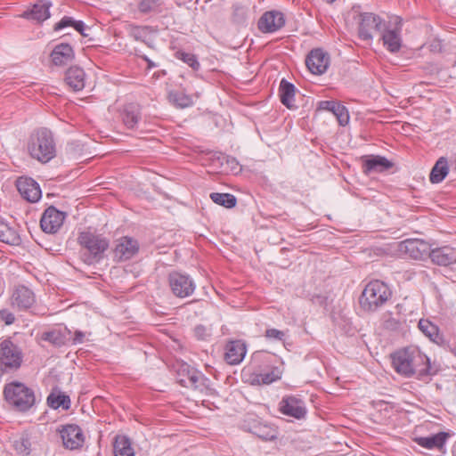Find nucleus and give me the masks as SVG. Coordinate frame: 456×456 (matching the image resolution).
Returning <instances> with one entry per match:
<instances>
[{
  "label": "nucleus",
  "mask_w": 456,
  "mask_h": 456,
  "mask_svg": "<svg viewBox=\"0 0 456 456\" xmlns=\"http://www.w3.org/2000/svg\"><path fill=\"white\" fill-rule=\"evenodd\" d=\"M252 433L263 441H273L278 436V430L274 426L263 423L254 425Z\"/></svg>",
  "instance_id": "nucleus-35"
},
{
  "label": "nucleus",
  "mask_w": 456,
  "mask_h": 456,
  "mask_svg": "<svg viewBox=\"0 0 456 456\" xmlns=\"http://www.w3.org/2000/svg\"><path fill=\"white\" fill-rule=\"evenodd\" d=\"M391 297L389 287L379 280H374L365 286L359 297V304L363 311L372 313L382 307Z\"/></svg>",
  "instance_id": "nucleus-3"
},
{
  "label": "nucleus",
  "mask_w": 456,
  "mask_h": 456,
  "mask_svg": "<svg viewBox=\"0 0 456 456\" xmlns=\"http://www.w3.org/2000/svg\"><path fill=\"white\" fill-rule=\"evenodd\" d=\"M330 55L321 48L311 50L305 59V65L314 75L325 73L330 66Z\"/></svg>",
  "instance_id": "nucleus-10"
},
{
  "label": "nucleus",
  "mask_w": 456,
  "mask_h": 456,
  "mask_svg": "<svg viewBox=\"0 0 456 456\" xmlns=\"http://www.w3.org/2000/svg\"><path fill=\"white\" fill-rule=\"evenodd\" d=\"M282 371L279 367H272L267 372L254 373L251 376L252 385H269L281 378Z\"/></svg>",
  "instance_id": "nucleus-30"
},
{
  "label": "nucleus",
  "mask_w": 456,
  "mask_h": 456,
  "mask_svg": "<svg viewBox=\"0 0 456 456\" xmlns=\"http://www.w3.org/2000/svg\"><path fill=\"white\" fill-rule=\"evenodd\" d=\"M273 357H274V355H271L266 353H256L254 354V361L263 362H271V359Z\"/></svg>",
  "instance_id": "nucleus-48"
},
{
  "label": "nucleus",
  "mask_w": 456,
  "mask_h": 456,
  "mask_svg": "<svg viewBox=\"0 0 456 456\" xmlns=\"http://www.w3.org/2000/svg\"><path fill=\"white\" fill-rule=\"evenodd\" d=\"M42 339L45 341H48L53 345H61L63 343L62 337L61 335V332L58 330H50L44 332L42 334Z\"/></svg>",
  "instance_id": "nucleus-43"
},
{
  "label": "nucleus",
  "mask_w": 456,
  "mask_h": 456,
  "mask_svg": "<svg viewBox=\"0 0 456 456\" xmlns=\"http://www.w3.org/2000/svg\"><path fill=\"white\" fill-rule=\"evenodd\" d=\"M64 218V213L52 206L45 210L40 226L45 232L55 233L62 225Z\"/></svg>",
  "instance_id": "nucleus-13"
},
{
  "label": "nucleus",
  "mask_w": 456,
  "mask_h": 456,
  "mask_svg": "<svg viewBox=\"0 0 456 456\" xmlns=\"http://www.w3.org/2000/svg\"><path fill=\"white\" fill-rule=\"evenodd\" d=\"M137 10L142 15H159L167 8L164 0H139Z\"/></svg>",
  "instance_id": "nucleus-28"
},
{
  "label": "nucleus",
  "mask_w": 456,
  "mask_h": 456,
  "mask_svg": "<svg viewBox=\"0 0 456 456\" xmlns=\"http://www.w3.org/2000/svg\"><path fill=\"white\" fill-rule=\"evenodd\" d=\"M0 319L6 325H11L14 322L15 317L14 314L7 309L0 310Z\"/></svg>",
  "instance_id": "nucleus-46"
},
{
  "label": "nucleus",
  "mask_w": 456,
  "mask_h": 456,
  "mask_svg": "<svg viewBox=\"0 0 456 456\" xmlns=\"http://www.w3.org/2000/svg\"><path fill=\"white\" fill-rule=\"evenodd\" d=\"M362 161V172L365 175L370 173H381L390 169L394 164L386 157L379 155H366L361 158Z\"/></svg>",
  "instance_id": "nucleus-18"
},
{
  "label": "nucleus",
  "mask_w": 456,
  "mask_h": 456,
  "mask_svg": "<svg viewBox=\"0 0 456 456\" xmlns=\"http://www.w3.org/2000/svg\"><path fill=\"white\" fill-rule=\"evenodd\" d=\"M176 58L188 64L192 69L198 70L200 69V63L193 53L176 52Z\"/></svg>",
  "instance_id": "nucleus-42"
},
{
  "label": "nucleus",
  "mask_w": 456,
  "mask_h": 456,
  "mask_svg": "<svg viewBox=\"0 0 456 456\" xmlns=\"http://www.w3.org/2000/svg\"><path fill=\"white\" fill-rule=\"evenodd\" d=\"M246 354V346L240 340L231 341L226 345L224 359L229 364L240 363Z\"/></svg>",
  "instance_id": "nucleus-27"
},
{
  "label": "nucleus",
  "mask_w": 456,
  "mask_h": 456,
  "mask_svg": "<svg viewBox=\"0 0 456 456\" xmlns=\"http://www.w3.org/2000/svg\"><path fill=\"white\" fill-rule=\"evenodd\" d=\"M51 6L52 3L50 1L38 0L30 10L23 12L20 17L41 23L50 17L49 9Z\"/></svg>",
  "instance_id": "nucleus-20"
},
{
  "label": "nucleus",
  "mask_w": 456,
  "mask_h": 456,
  "mask_svg": "<svg viewBox=\"0 0 456 456\" xmlns=\"http://www.w3.org/2000/svg\"><path fill=\"white\" fill-rule=\"evenodd\" d=\"M326 3L328 4H332L334 3L336 0H324Z\"/></svg>",
  "instance_id": "nucleus-55"
},
{
  "label": "nucleus",
  "mask_w": 456,
  "mask_h": 456,
  "mask_svg": "<svg viewBox=\"0 0 456 456\" xmlns=\"http://www.w3.org/2000/svg\"><path fill=\"white\" fill-rule=\"evenodd\" d=\"M194 335L198 339L205 340L210 336V333L205 326L198 325L194 329Z\"/></svg>",
  "instance_id": "nucleus-47"
},
{
  "label": "nucleus",
  "mask_w": 456,
  "mask_h": 456,
  "mask_svg": "<svg viewBox=\"0 0 456 456\" xmlns=\"http://www.w3.org/2000/svg\"><path fill=\"white\" fill-rule=\"evenodd\" d=\"M50 56L55 66H64L74 60L75 53L70 45L61 43L54 46Z\"/></svg>",
  "instance_id": "nucleus-22"
},
{
  "label": "nucleus",
  "mask_w": 456,
  "mask_h": 456,
  "mask_svg": "<svg viewBox=\"0 0 456 456\" xmlns=\"http://www.w3.org/2000/svg\"><path fill=\"white\" fill-rule=\"evenodd\" d=\"M142 59L147 62L148 69H152L156 67V64L152 61H151L147 56H143Z\"/></svg>",
  "instance_id": "nucleus-52"
},
{
  "label": "nucleus",
  "mask_w": 456,
  "mask_h": 456,
  "mask_svg": "<svg viewBox=\"0 0 456 456\" xmlns=\"http://www.w3.org/2000/svg\"><path fill=\"white\" fill-rule=\"evenodd\" d=\"M63 446L69 450H77L83 446L85 442L84 434L79 426L68 424L62 426L60 430Z\"/></svg>",
  "instance_id": "nucleus-12"
},
{
  "label": "nucleus",
  "mask_w": 456,
  "mask_h": 456,
  "mask_svg": "<svg viewBox=\"0 0 456 456\" xmlns=\"http://www.w3.org/2000/svg\"><path fill=\"white\" fill-rule=\"evenodd\" d=\"M121 118L128 129H134L142 118L140 105L133 102L126 104L121 112Z\"/></svg>",
  "instance_id": "nucleus-26"
},
{
  "label": "nucleus",
  "mask_w": 456,
  "mask_h": 456,
  "mask_svg": "<svg viewBox=\"0 0 456 456\" xmlns=\"http://www.w3.org/2000/svg\"><path fill=\"white\" fill-rule=\"evenodd\" d=\"M429 258L435 265L448 266L456 263V248L449 246L431 248Z\"/></svg>",
  "instance_id": "nucleus-21"
},
{
  "label": "nucleus",
  "mask_w": 456,
  "mask_h": 456,
  "mask_svg": "<svg viewBox=\"0 0 456 456\" xmlns=\"http://www.w3.org/2000/svg\"><path fill=\"white\" fill-rule=\"evenodd\" d=\"M85 71L80 67L71 66L65 72L64 81L73 91L82 90L85 87Z\"/></svg>",
  "instance_id": "nucleus-24"
},
{
  "label": "nucleus",
  "mask_w": 456,
  "mask_h": 456,
  "mask_svg": "<svg viewBox=\"0 0 456 456\" xmlns=\"http://www.w3.org/2000/svg\"><path fill=\"white\" fill-rule=\"evenodd\" d=\"M401 30L402 23L401 20H398L393 28L385 25L383 30L380 32L384 45L391 53H397L401 48Z\"/></svg>",
  "instance_id": "nucleus-17"
},
{
  "label": "nucleus",
  "mask_w": 456,
  "mask_h": 456,
  "mask_svg": "<svg viewBox=\"0 0 456 456\" xmlns=\"http://www.w3.org/2000/svg\"><path fill=\"white\" fill-rule=\"evenodd\" d=\"M23 362L22 348L11 337L0 339V371L8 372L20 369Z\"/></svg>",
  "instance_id": "nucleus-5"
},
{
  "label": "nucleus",
  "mask_w": 456,
  "mask_h": 456,
  "mask_svg": "<svg viewBox=\"0 0 456 456\" xmlns=\"http://www.w3.org/2000/svg\"><path fill=\"white\" fill-rule=\"evenodd\" d=\"M418 327L431 341L438 343L441 339L438 327L428 320L421 319Z\"/></svg>",
  "instance_id": "nucleus-39"
},
{
  "label": "nucleus",
  "mask_w": 456,
  "mask_h": 456,
  "mask_svg": "<svg viewBox=\"0 0 456 456\" xmlns=\"http://www.w3.org/2000/svg\"><path fill=\"white\" fill-rule=\"evenodd\" d=\"M85 334L82 331H76L73 338L74 344H80L84 341Z\"/></svg>",
  "instance_id": "nucleus-51"
},
{
  "label": "nucleus",
  "mask_w": 456,
  "mask_h": 456,
  "mask_svg": "<svg viewBox=\"0 0 456 456\" xmlns=\"http://www.w3.org/2000/svg\"><path fill=\"white\" fill-rule=\"evenodd\" d=\"M13 450L18 455L29 456L32 452V442L28 433H22L12 441Z\"/></svg>",
  "instance_id": "nucleus-34"
},
{
  "label": "nucleus",
  "mask_w": 456,
  "mask_h": 456,
  "mask_svg": "<svg viewBox=\"0 0 456 456\" xmlns=\"http://www.w3.org/2000/svg\"><path fill=\"white\" fill-rule=\"evenodd\" d=\"M295 90V86L292 83L285 79L281 81L279 87L280 100L283 105L290 110L296 108L294 104Z\"/></svg>",
  "instance_id": "nucleus-32"
},
{
  "label": "nucleus",
  "mask_w": 456,
  "mask_h": 456,
  "mask_svg": "<svg viewBox=\"0 0 456 456\" xmlns=\"http://www.w3.org/2000/svg\"><path fill=\"white\" fill-rule=\"evenodd\" d=\"M147 29V27H134L132 35L135 40H142V33Z\"/></svg>",
  "instance_id": "nucleus-50"
},
{
  "label": "nucleus",
  "mask_w": 456,
  "mask_h": 456,
  "mask_svg": "<svg viewBox=\"0 0 456 456\" xmlns=\"http://www.w3.org/2000/svg\"><path fill=\"white\" fill-rule=\"evenodd\" d=\"M28 151L31 158L47 163L56 155V144L51 130L40 127L34 130L28 141Z\"/></svg>",
  "instance_id": "nucleus-2"
},
{
  "label": "nucleus",
  "mask_w": 456,
  "mask_h": 456,
  "mask_svg": "<svg viewBox=\"0 0 456 456\" xmlns=\"http://www.w3.org/2000/svg\"><path fill=\"white\" fill-rule=\"evenodd\" d=\"M79 244L90 253L91 260H99L109 248V241L102 235L82 232L78 236Z\"/></svg>",
  "instance_id": "nucleus-6"
},
{
  "label": "nucleus",
  "mask_w": 456,
  "mask_h": 456,
  "mask_svg": "<svg viewBox=\"0 0 456 456\" xmlns=\"http://www.w3.org/2000/svg\"><path fill=\"white\" fill-rule=\"evenodd\" d=\"M167 99L177 109L189 108L194 104L193 95L188 94L183 91L171 90L168 92Z\"/></svg>",
  "instance_id": "nucleus-29"
},
{
  "label": "nucleus",
  "mask_w": 456,
  "mask_h": 456,
  "mask_svg": "<svg viewBox=\"0 0 456 456\" xmlns=\"http://www.w3.org/2000/svg\"><path fill=\"white\" fill-rule=\"evenodd\" d=\"M0 240L10 245H18L20 238L13 228L0 220Z\"/></svg>",
  "instance_id": "nucleus-36"
},
{
  "label": "nucleus",
  "mask_w": 456,
  "mask_h": 456,
  "mask_svg": "<svg viewBox=\"0 0 456 456\" xmlns=\"http://www.w3.org/2000/svg\"><path fill=\"white\" fill-rule=\"evenodd\" d=\"M385 27L379 15L372 12H362L359 15L358 36L362 40L370 41L373 33L381 32Z\"/></svg>",
  "instance_id": "nucleus-7"
},
{
  "label": "nucleus",
  "mask_w": 456,
  "mask_h": 456,
  "mask_svg": "<svg viewBox=\"0 0 456 456\" xmlns=\"http://www.w3.org/2000/svg\"><path fill=\"white\" fill-rule=\"evenodd\" d=\"M265 337L270 340L283 341L285 338V333L284 331L277 329H267L265 330Z\"/></svg>",
  "instance_id": "nucleus-44"
},
{
  "label": "nucleus",
  "mask_w": 456,
  "mask_h": 456,
  "mask_svg": "<svg viewBox=\"0 0 456 456\" xmlns=\"http://www.w3.org/2000/svg\"><path fill=\"white\" fill-rule=\"evenodd\" d=\"M232 21L236 24L242 25L248 20V8L240 4H232Z\"/></svg>",
  "instance_id": "nucleus-41"
},
{
  "label": "nucleus",
  "mask_w": 456,
  "mask_h": 456,
  "mask_svg": "<svg viewBox=\"0 0 456 456\" xmlns=\"http://www.w3.org/2000/svg\"><path fill=\"white\" fill-rule=\"evenodd\" d=\"M113 447L115 456H134L130 440L126 436H117Z\"/></svg>",
  "instance_id": "nucleus-37"
},
{
  "label": "nucleus",
  "mask_w": 456,
  "mask_h": 456,
  "mask_svg": "<svg viewBox=\"0 0 456 456\" xmlns=\"http://www.w3.org/2000/svg\"><path fill=\"white\" fill-rule=\"evenodd\" d=\"M285 26L284 14L277 10L264 12L259 18L257 28L262 33H273Z\"/></svg>",
  "instance_id": "nucleus-11"
},
{
  "label": "nucleus",
  "mask_w": 456,
  "mask_h": 456,
  "mask_svg": "<svg viewBox=\"0 0 456 456\" xmlns=\"http://www.w3.org/2000/svg\"><path fill=\"white\" fill-rule=\"evenodd\" d=\"M12 305L20 310L29 308L35 302L32 290L25 286H19L12 295Z\"/></svg>",
  "instance_id": "nucleus-23"
},
{
  "label": "nucleus",
  "mask_w": 456,
  "mask_h": 456,
  "mask_svg": "<svg viewBox=\"0 0 456 456\" xmlns=\"http://www.w3.org/2000/svg\"><path fill=\"white\" fill-rule=\"evenodd\" d=\"M176 374H177V381L179 380V378H186V373H183V371H181V364L178 365V368L176 370Z\"/></svg>",
  "instance_id": "nucleus-53"
},
{
  "label": "nucleus",
  "mask_w": 456,
  "mask_h": 456,
  "mask_svg": "<svg viewBox=\"0 0 456 456\" xmlns=\"http://www.w3.org/2000/svg\"><path fill=\"white\" fill-rule=\"evenodd\" d=\"M210 199L216 204L225 207L227 208L235 207L237 203L236 197L230 193L212 192L210 194Z\"/></svg>",
  "instance_id": "nucleus-40"
},
{
  "label": "nucleus",
  "mask_w": 456,
  "mask_h": 456,
  "mask_svg": "<svg viewBox=\"0 0 456 456\" xmlns=\"http://www.w3.org/2000/svg\"><path fill=\"white\" fill-rule=\"evenodd\" d=\"M73 28L83 37H87V34L85 33L86 25L82 20H75Z\"/></svg>",
  "instance_id": "nucleus-49"
},
{
  "label": "nucleus",
  "mask_w": 456,
  "mask_h": 456,
  "mask_svg": "<svg viewBox=\"0 0 456 456\" xmlns=\"http://www.w3.org/2000/svg\"><path fill=\"white\" fill-rule=\"evenodd\" d=\"M280 411L287 416L295 419H303L306 413L305 405L300 398L289 395L283 397L280 403Z\"/></svg>",
  "instance_id": "nucleus-15"
},
{
  "label": "nucleus",
  "mask_w": 456,
  "mask_h": 456,
  "mask_svg": "<svg viewBox=\"0 0 456 456\" xmlns=\"http://www.w3.org/2000/svg\"><path fill=\"white\" fill-rule=\"evenodd\" d=\"M181 371L186 373V378H179L178 383L182 387L201 390L205 386L207 379L201 372L189 364L185 362L181 363Z\"/></svg>",
  "instance_id": "nucleus-16"
},
{
  "label": "nucleus",
  "mask_w": 456,
  "mask_h": 456,
  "mask_svg": "<svg viewBox=\"0 0 456 456\" xmlns=\"http://www.w3.org/2000/svg\"><path fill=\"white\" fill-rule=\"evenodd\" d=\"M398 251L415 260L429 257L431 247L428 242L420 239H407L398 245Z\"/></svg>",
  "instance_id": "nucleus-8"
},
{
  "label": "nucleus",
  "mask_w": 456,
  "mask_h": 456,
  "mask_svg": "<svg viewBox=\"0 0 456 456\" xmlns=\"http://www.w3.org/2000/svg\"><path fill=\"white\" fill-rule=\"evenodd\" d=\"M448 160L445 157H440L431 169L429 180L432 183H441L448 175Z\"/></svg>",
  "instance_id": "nucleus-33"
},
{
  "label": "nucleus",
  "mask_w": 456,
  "mask_h": 456,
  "mask_svg": "<svg viewBox=\"0 0 456 456\" xmlns=\"http://www.w3.org/2000/svg\"><path fill=\"white\" fill-rule=\"evenodd\" d=\"M16 186L22 198L29 202H37L41 198V189L38 183L31 178H19Z\"/></svg>",
  "instance_id": "nucleus-19"
},
{
  "label": "nucleus",
  "mask_w": 456,
  "mask_h": 456,
  "mask_svg": "<svg viewBox=\"0 0 456 456\" xmlns=\"http://www.w3.org/2000/svg\"><path fill=\"white\" fill-rule=\"evenodd\" d=\"M319 109L332 112L340 126H346L349 122V114L346 108L335 101H322L319 103Z\"/></svg>",
  "instance_id": "nucleus-25"
},
{
  "label": "nucleus",
  "mask_w": 456,
  "mask_h": 456,
  "mask_svg": "<svg viewBox=\"0 0 456 456\" xmlns=\"http://www.w3.org/2000/svg\"><path fill=\"white\" fill-rule=\"evenodd\" d=\"M168 284L172 293L180 298L192 295L196 288L193 280L188 274L179 272L169 273Z\"/></svg>",
  "instance_id": "nucleus-9"
},
{
  "label": "nucleus",
  "mask_w": 456,
  "mask_h": 456,
  "mask_svg": "<svg viewBox=\"0 0 456 456\" xmlns=\"http://www.w3.org/2000/svg\"><path fill=\"white\" fill-rule=\"evenodd\" d=\"M139 251V243L131 237H122L114 248V257L119 261H126L134 257Z\"/></svg>",
  "instance_id": "nucleus-14"
},
{
  "label": "nucleus",
  "mask_w": 456,
  "mask_h": 456,
  "mask_svg": "<svg viewBox=\"0 0 456 456\" xmlns=\"http://www.w3.org/2000/svg\"><path fill=\"white\" fill-rule=\"evenodd\" d=\"M392 366L403 377L416 376L421 379L436 373L431 367L429 358L416 347L399 349L391 354Z\"/></svg>",
  "instance_id": "nucleus-1"
},
{
  "label": "nucleus",
  "mask_w": 456,
  "mask_h": 456,
  "mask_svg": "<svg viewBox=\"0 0 456 456\" xmlns=\"http://www.w3.org/2000/svg\"><path fill=\"white\" fill-rule=\"evenodd\" d=\"M448 437L447 433L440 432L431 436L426 437H418L415 439L417 444L421 447L427 449H438L441 450L445 444L446 439Z\"/></svg>",
  "instance_id": "nucleus-31"
},
{
  "label": "nucleus",
  "mask_w": 456,
  "mask_h": 456,
  "mask_svg": "<svg viewBox=\"0 0 456 456\" xmlns=\"http://www.w3.org/2000/svg\"><path fill=\"white\" fill-rule=\"evenodd\" d=\"M47 404L53 409L61 407L63 410H69L70 408V398L61 392L56 394L53 391L47 397Z\"/></svg>",
  "instance_id": "nucleus-38"
},
{
  "label": "nucleus",
  "mask_w": 456,
  "mask_h": 456,
  "mask_svg": "<svg viewBox=\"0 0 456 456\" xmlns=\"http://www.w3.org/2000/svg\"><path fill=\"white\" fill-rule=\"evenodd\" d=\"M74 23H75V20L72 17L64 16L61 18V20L59 22H57L54 25L53 29L55 31H58L64 28H67V27H73Z\"/></svg>",
  "instance_id": "nucleus-45"
},
{
  "label": "nucleus",
  "mask_w": 456,
  "mask_h": 456,
  "mask_svg": "<svg viewBox=\"0 0 456 456\" xmlns=\"http://www.w3.org/2000/svg\"><path fill=\"white\" fill-rule=\"evenodd\" d=\"M4 396L5 401L19 411H27L36 401L34 391L18 381L4 385Z\"/></svg>",
  "instance_id": "nucleus-4"
},
{
  "label": "nucleus",
  "mask_w": 456,
  "mask_h": 456,
  "mask_svg": "<svg viewBox=\"0 0 456 456\" xmlns=\"http://www.w3.org/2000/svg\"><path fill=\"white\" fill-rule=\"evenodd\" d=\"M228 163H231L232 165V169H236L239 166L238 162L236 161L235 159H232L231 160H227Z\"/></svg>",
  "instance_id": "nucleus-54"
}]
</instances>
